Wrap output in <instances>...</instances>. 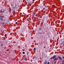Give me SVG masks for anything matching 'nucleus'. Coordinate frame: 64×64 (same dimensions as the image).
Segmentation results:
<instances>
[{
	"label": "nucleus",
	"instance_id": "nucleus-1",
	"mask_svg": "<svg viewBox=\"0 0 64 64\" xmlns=\"http://www.w3.org/2000/svg\"><path fill=\"white\" fill-rule=\"evenodd\" d=\"M17 8V4H15V6L14 7V9H16Z\"/></svg>",
	"mask_w": 64,
	"mask_h": 64
},
{
	"label": "nucleus",
	"instance_id": "nucleus-2",
	"mask_svg": "<svg viewBox=\"0 0 64 64\" xmlns=\"http://www.w3.org/2000/svg\"><path fill=\"white\" fill-rule=\"evenodd\" d=\"M56 56H54L53 57H52V58H50V59L51 60L52 59V58L53 59H54V58H56Z\"/></svg>",
	"mask_w": 64,
	"mask_h": 64
},
{
	"label": "nucleus",
	"instance_id": "nucleus-3",
	"mask_svg": "<svg viewBox=\"0 0 64 64\" xmlns=\"http://www.w3.org/2000/svg\"><path fill=\"white\" fill-rule=\"evenodd\" d=\"M58 60V58H55L54 60V61H55L56 60Z\"/></svg>",
	"mask_w": 64,
	"mask_h": 64
},
{
	"label": "nucleus",
	"instance_id": "nucleus-4",
	"mask_svg": "<svg viewBox=\"0 0 64 64\" xmlns=\"http://www.w3.org/2000/svg\"><path fill=\"white\" fill-rule=\"evenodd\" d=\"M58 58H59L60 60V61H62V58H61L59 56H58Z\"/></svg>",
	"mask_w": 64,
	"mask_h": 64
},
{
	"label": "nucleus",
	"instance_id": "nucleus-5",
	"mask_svg": "<svg viewBox=\"0 0 64 64\" xmlns=\"http://www.w3.org/2000/svg\"><path fill=\"white\" fill-rule=\"evenodd\" d=\"M44 64H47V60H45Z\"/></svg>",
	"mask_w": 64,
	"mask_h": 64
},
{
	"label": "nucleus",
	"instance_id": "nucleus-6",
	"mask_svg": "<svg viewBox=\"0 0 64 64\" xmlns=\"http://www.w3.org/2000/svg\"><path fill=\"white\" fill-rule=\"evenodd\" d=\"M62 64H64V60H63L62 61Z\"/></svg>",
	"mask_w": 64,
	"mask_h": 64
},
{
	"label": "nucleus",
	"instance_id": "nucleus-7",
	"mask_svg": "<svg viewBox=\"0 0 64 64\" xmlns=\"http://www.w3.org/2000/svg\"><path fill=\"white\" fill-rule=\"evenodd\" d=\"M0 12L1 13H3V12H4V11H2V10H1L0 11Z\"/></svg>",
	"mask_w": 64,
	"mask_h": 64
},
{
	"label": "nucleus",
	"instance_id": "nucleus-8",
	"mask_svg": "<svg viewBox=\"0 0 64 64\" xmlns=\"http://www.w3.org/2000/svg\"><path fill=\"white\" fill-rule=\"evenodd\" d=\"M0 17L1 18H2V16L1 15H0Z\"/></svg>",
	"mask_w": 64,
	"mask_h": 64
},
{
	"label": "nucleus",
	"instance_id": "nucleus-9",
	"mask_svg": "<svg viewBox=\"0 0 64 64\" xmlns=\"http://www.w3.org/2000/svg\"><path fill=\"white\" fill-rule=\"evenodd\" d=\"M22 54H25V52H22Z\"/></svg>",
	"mask_w": 64,
	"mask_h": 64
},
{
	"label": "nucleus",
	"instance_id": "nucleus-10",
	"mask_svg": "<svg viewBox=\"0 0 64 64\" xmlns=\"http://www.w3.org/2000/svg\"><path fill=\"white\" fill-rule=\"evenodd\" d=\"M40 15H38V18H40V17H38V16H40Z\"/></svg>",
	"mask_w": 64,
	"mask_h": 64
},
{
	"label": "nucleus",
	"instance_id": "nucleus-11",
	"mask_svg": "<svg viewBox=\"0 0 64 64\" xmlns=\"http://www.w3.org/2000/svg\"><path fill=\"white\" fill-rule=\"evenodd\" d=\"M7 36V34H5L4 35V36L5 37H6V36Z\"/></svg>",
	"mask_w": 64,
	"mask_h": 64
},
{
	"label": "nucleus",
	"instance_id": "nucleus-12",
	"mask_svg": "<svg viewBox=\"0 0 64 64\" xmlns=\"http://www.w3.org/2000/svg\"><path fill=\"white\" fill-rule=\"evenodd\" d=\"M34 50H36V48H34Z\"/></svg>",
	"mask_w": 64,
	"mask_h": 64
},
{
	"label": "nucleus",
	"instance_id": "nucleus-13",
	"mask_svg": "<svg viewBox=\"0 0 64 64\" xmlns=\"http://www.w3.org/2000/svg\"><path fill=\"white\" fill-rule=\"evenodd\" d=\"M15 23L16 24H18V22H16Z\"/></svg>",
	"mask_w": 64,
	"mask_h": 64
},
{
	"label": "nucleus",
	"instance_id": "nucleus-14",
	"mask_svg": "<svg viewBox=\"0 0 64 64\" xmlns=\"http://www.w3.org/2000/svg\"><path fill=\"white\" fill-rule=\"evenodd\" d=\"M0 20H2V18H0Z\"/></svg>",
	"mask_w": 64,
	"mask_h": 64
},
{
	"label": "nucleus",
	"instance_id": "nucleus-15",
	"mask_svg": "<svg viewBox=\"0 0 64 64\" xmlns=\"http://www.w3.org/2000/svg\"><path fill=\"white\" fill-rule=\"evenodd\" d=\"M49 63H50L49 62H48L47 63V64H49Z\"/></svg>",
	"mask_w": 64,
	"mask_h": 64
},
{
	"label": "nucleus",
	"instance_id": "nucleus-16",
	"mask_svg": "<svg viewBox=\"0 0 64 64\" xmlns=\"http://www.w3.org/2000/svg\"><path fill=\"white\" fill-rule=\"evenodd\" d=\"M62 58H63V59H64V56H62Z\"/></svg>",
	"mask_w": 64,
	"mask_h": 64
},
{
	"label": "nucleus",
	"instance_id": "nucleus-17",
	"mask_svg": "<svg viewBox=\"0 0 64 64\" xmlns=\"http://www.w3.org/2000/svg\"><path fill=\"white\" fill-rule=\"evenodd\" d=\"M32 1H35V0H32Z\"/></svg>",
	"mask_w": 64,
	"mask_h": 64
},
{
	"label": "nucleus",
	"instance_id": "nucleus-18",
	"mask_svg": "<svg viewBox=\"0 0 64 64\" xmlns=\"http://www.w3.org/2000/svg\"><path fill=\"white\" fill-rule=\"evenodd\" d=\"M9 53H10V52H9Z\"/></svg>",
	"mask_w": 64,
	"mask_h": 64
}]
</instances>
